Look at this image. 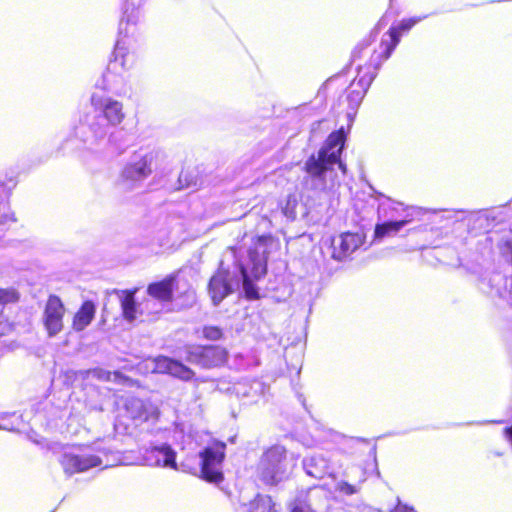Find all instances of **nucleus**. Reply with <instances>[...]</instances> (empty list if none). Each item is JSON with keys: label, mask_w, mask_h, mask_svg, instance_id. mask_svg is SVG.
<instances>
[{"label": "nucleus", "mask_w": 512, "mask_h": 512, "mask_svg": "<svg viewBox=\"0 0 512 512\" xmlns=\"http://www.w3.org/2000/svg\"><path fill=\"white\" fill-rule=\"evenodd\" d=\"M278 246V240L269 234H264L258 237L255 248L247 251V256L244 259H238L236 251L233 250L235 258L236 278L240 279L242 284L244 296L248 300L259 299V289L254 284L255 280L263 277L267 272V257L268 249Z\"/></svg>", "instance_id": "nucleus-1"}, {"label": "nucleus", "mask_w": 512, "mask_h": 512, "mask_svg": "<svg viewBox=\"0 0 512 512\" xmlns=\"http://www.w3.org/2000/svg\"><path fill=\"white\" fill-rule=\"evenodd\" d=\"M358 226L357 232H344L331 238L330 243L322 249L324 256L336 261L346 260L359 247L366 244L367 232H372V240L368 244L380 242L384 237L395 236L402 226Z\"/></svg>", "instance_id": "nucleus-2"}, {"label": "nucleus", "mask_w": 512, "mask_h": 512, "mask_svg": "<svg viewBox=\"0 0 512 512\" xmlns=\"http://www.w3.org/2000/svg\"><path fill=\"white\" fill-rule=\"evenodd\" d=\"M419 21V18H407L401 20L398 24L392 25L388 31V39H382L379 47L372 50L366 65L361 67L363 74L361 80L369 83L377 76L383 62L387 61L400 42L401 37L408 33Z\"/></svg>", "instance_id": "nucleus-3"}, {"label": "nucleus", "mask_w": 512, "mask_h": 512, "mask_svg": "<svg viewBox=\"0 0 512 512\" xmlns=\"http://www.w3.org/2000/svg\"><path fill=\"white\" fill-rule=\"evenodd\" d=\"M256 475L265 485L274 486L287 476V452L284 446L273 445L259 458Z\"/></svg>", "instance_id": "nucleus-4"}, {"label": "nucleus", "mask_w": 512, "mask_h": 512, "mask_svg": "<svg viewBox=\"0 0 512 512\" xmlns=\"http://www.w3.org/2000/svg\"><path fill=\"white\" fill-rule=\"evenodd\" d=\"M339 144L336 133L331 132L316 154H311L303 166V171L314 179H324L325 174L333 170L335 162L339 161V150L332 152Z\"/></svg>", "instance_id": "nucleus-5"}, {"label": "nucleus", "mask_w": 512, "mask_h": 512, "mask_svg": "<svg viewBox=\"0 0 512 512\" xmlns=\"http://www.w3.org/2000/svg\"><path fill=\"white\" fill-rule=\"evenodd\" d=\"M226 444L215 441L199 452L200 477L210 483H220L224 476L222 463L225 459Z\"/></svg>", "instance_id": "nucleus-6"}, {"label": "nucleus", "mask_w": 512, "mask_h": 512, "mask_svg": "<svg viewBox=\"0 0 512 512\" xmlns=\"http://www.w3.org/2000/svg\"><path fill=\"white\" fill-rule=\"evenodd\" d=\"M228 353L220 346L191 345L184 349V359L190 364L204 369L223 365L227 361Z\"/></svg>", "instance_id": "nucleus-7"}, {"label": "nucleus", "mask_w": 512, "mask_h": 512, "mask_svg": "<svg viewBox=\"0 0 512 512\" xmlns=\"http://www.w3.org/2000/svg\"><path fill=\"white\" fill-rule=\"evenodd\" d=\"M335 481V492L341 497L359 494L367 480V471L360 465H349L342 472L338 470Z\"/></svg>", "instance_id": "nucleus-8"}, {"label": "nucleus", "mask_w": 512, "mask_h": 512, "mask_svg": "<svg viewBox=\"0 0 512 512\" xmlns=\"http://www.w3.org/2000/svg\"><path fill=\"white\" fill-rule=\"evenodd\" d=\"M335 456L330 453L306 455L302 460V467L306 475L314 479L321 480L326 476L336 479L338 467Z\"/></svg>", "instance_id": "nucleus-9"}, {"label": "nucleus", "mask_w": 512, "mask_h": 512, "mask_svg": "<svg viewBox=\"0 0 512 512\" xmlns=\"http://www.w3.org/2000/svg\"><path fill=\"white\" fill-rule=\"evenodd\" d=\"M479 287L491 298H498L512 306V276L508 278L500 271H493L481 278Z\"/></svg>", "instance_id": "nucleus-10"}, {"label": "nucleus", "mask_w": 512, "mask_h": 512, "mask_svg": "<svg viewBox=\"0 0 512 512\" xmlns=\"http://www.w3.org/2000/svg\"><path fill=\"white\" fill-rule=\"evenodd\" d=\"M235 269L233 272L220 269L209 282V294L214 305H218L226 296L231 294L235 288L240 286V279L236 278Z\"/></svg>", "instance_id": "nucleus-11"}, {"label": "nucleus", "mask_w": 512, "mask_h": 512, "mask_svg": "<svg viewBox=\"0 0 512 512\" xmlns=\"http://www.w3.org/2000/svg\"><path fill=\"white\" fill-rule=\"evenodd\" d=\"M65 307L56 295H50L43 312V324L50 337L59 334L63 329Z\"/></svg>", "instance_id": "nucleus-12"}, {"label": "nucleus", "mask_w": 512, "mask_h": 512, "mask_svg": "<svg viewBox=\"0 0 512 512\" xmlns=\"http://www.w3.org/2000/svg\"><path fill=\"white\" fill-rule=\"evenodd\" d=\"M176 455V451L169 444L162 443L147 448L143 459L149 466L178 470Z\"/></svg>", "instance_id": "nucleus-13"}, {"label": "nucleus", "mask_w": 512, "mask_h": 512, "mask_svg": "<svg viewBox=\"0 0 512 512\" xmlns=\"http://www.w3.org/2000/svg\"><path fill=\"white\" fill-rule=\"evenodd\" d=\"M60 464L64 472L71 476L75 473L84 472L90 468L102 465V460L96 455H78L72 452H65L60 458Z\"/></svg>", "instance_id": "nucleus-14"}, {"label": "nucleus", "mask_w": 512, "mask_h": 512, "mask_svg": "<svg viewBox=\"0 0 512 512\" xmlns=\"http://www.w3.org/2000/svg\"><path fill=\"white\" fill-rule=\"evenodd\" d=\"M125 407L130 417L138 422L155 423L159 418L158 406L150 400L132 397L126 401Z\"/></svg>", "instance_id": "nucleus-15"}, {"label": "nucleus", "mask_w": 512, "mask_h": 512, "mask_svg": "<svg viewBox=\"0 0 512 512\" xmlns=\"http://www.w3.org/2000/svg\"><path fill=\"white\" fill-rule=\"evenodd\" d=\"M296 500L310 512H328L333 502L331 492L322 486L310 488L304 496Z\"/></svg>", "instance_id": "nucleus-16"}, {"label": "nucleus", "mask_w": 512, "mask_h": 512, "mask_svg": "<svg viewBox=\"0 0 512 512\" xmlns=\"http://www.w3.org/2000/svg\"><path fill=\"white\" fill-rule=\"evenodd\" d=\"M154 372L169 374L183 381H190L195 376V372L182 362L166 357L158 356L154 359Z\"/></svg>", "instance_id": "nucleus-17"}, {"label": "nucleus", "mask_w": 512, "mask_h": 512, "mask_svg": "<svg viewBox=\"0 0 512 512\" xmlns=\"http://www.w3.org/2000/svg\"><path fill=\"white\" fill-rule=\"evenodd\" d=\"M152 153L145 154L138 161L126 164L121 171L123 182L140 181L152 173V162L154 160Z\"/></svg>", "instance_id": "nucleus-18"}, {"label": "nucleus", "mask_w": 512, "mask_h": 512, "mask_svg": "<svg viewBox=\"0 0 512 512\" xmlns=\"http://www.w3.org/2000/svg\"><path fill=\"white\" fill-rule=\"evenodd\" d=\"M91 103L96 110L102 112L103 117L111 125H118L125 118L123 104L117 100L108 99L103 101L101 97L92 95Z\"/></svg>", "instance_id": "nucleus-19"}, {"label": "nucleus", "mask_w": 512, "mask_h": 512, "mask_svg": "<svg viewBox=\"0 0 512 512\" xmlns=\"http://www.w3.org/2000/svg\"><path fill=\"white\" fill-rule=\"evenodd\" d=\"M177 276L168 275L161 281L150 283L147 287V294L160 303H168L173 299V293L176 289Z\"/></svg>", "instance_id": "nucleus-20"}, {"label": "nucleus", "mask_w": 512, "mask_h": 512, "mask_svg": "<svg viewBox=\"0 0 512 512\" xmlns=\"http://www.w3.org/2000/svg\"><path fill=\"white\" fill-rule=\"evenodd\" d=\"M96 313L95 304L90 301H84L73 318V329L77 332L83 331L94 319Z\"/></svg>", "instance_id": "nucleus-21"}, {"label": "nucleus", "mask_w": 512, "mask_h": 512, "mask_svg": "<svg viewBox=\"0 0 512 512\" xmlns=\"http://www.w3.org/2000/svg\"><path fill=\"white\" fill-rule=\"evenodd\" d=\"M497 215L493 209H484L479 211L465 212L458 211L454 214V222H490L496 221Z\"/></svg>", "instance_id": "nucleus-22"}, {"label": "nucleus", "mask_w": 512, "mask_h": 512, "mask_svg": "<svg viewBox=\"0 0 512 512\" xmlns=\"http://www.w3.org/2000/svg\"><path fill=\"white\" fill-rule=\"evenodd\" d=\"M367 60L368 59L358 65L357 76L346 89V97L351 102H359L363 98L367 87L373 82V80H371L369 83H365L360 78L363 74L361 67L366 65Z\"/></svg>", "instance_id": "nucleus-23"}, {"label": "nucleus", "mask_w": 512, "mask_h": 512, "mask_svg": "<svg viewBox=\"0 0 512 512\" xmlns=\"http://www.w3.org/2000/svg\"><path fill=\"white\" fill-rule=\"evenodd\" d=\"M114 293L118 296L121 304L123 316L128 321H133L136 318L137 304L135 302L134 291H119L114 290Z\"/></svg>", "instance_id": "nucleus-24"}, {"label": "nucleus", "mask_w": 512, "mask_h": 512, "mask_svg": "<svg viewBox=\"0 0 512 512\" xmlns=\"http://www.w3.org/2000/svg\"><path fill=\"white\" fill-rule=\"evenodd\" d=\"M247 512H275L272 498L258 494L248 505Z\"/></svg>", "instance_id": "nucleus-25"}, {"label": "nucleus", "mask_w": 512, "mask_h": 512, "mask_svg": "<svg viewBox=\"0 0 512 512\" xmlns=\"http://www.w3.org/2000/svg\"><path fill=\"white\" fill-rule=\"evenodd\" d=\"M266 386L259 380H253L249 384V390L246 389L245 383H239L235 390L237 394H242L244 397L254 398L255 396L264 394Z\"/></svg>", "instance_id": "nucleus-26"}, {"label": "nucleus", "mask_w": 512, "mask_h": 512, "mask_svg": "<svg viewBox=\"0 0 512 512\" xmlns=\"http://www.w3.org/2000/svg\"><path fill=\"white\" fill-rule=\"evenodd\" d=\"M0 420L3 421V423H0V430L13 431L19 427L21 415L16 412H3L0 413Z\"/></svg>", "instance_id": "nucleus-27"}, {"label": "nucleus", "mask_w": 512, "mask_h": 512, "mask_svg": "<svg viewBox=\"0 0 512 512\" xmlns=\"http://www.w3.org/2000/svg\"><path fill=\"white\" fill-rule=\"evenodd\" d=\"M334 133H336V136H337L338 142H339V144H337V146H335V148H332V152H334V153L339 150V161L335 162V165H338V167L342 171V173L345 174L347 171L346 164L343 163L341 157H342V153H343L345 143H346V133H345L343 127L334 131Z\"/></svg>", "instance_id": "nucleus-28"}, {"label": "nucleus", "mask_w": 512, "mask_h": 512, "mask_svg": "<svg viewBox=\"0 0 512 512\" xmlns=\"http://www.w3.org/2000/svg\"><path fill=\"white\" fill-rule=\"evenodd\" d=\"M500 252L506 262L512 264V230L509 229L507 234L502 238L499 244Z\"/></svg>", "instance_id": "nucleus-29"}, {"label": "nucleus", "mask_w": 512, "mask_h": 512, "mask_svg": "<svg viewBox=\"0 0 512 512\" xmlns=\"http://www.w3.org/2000/svg\"><path fill=\"white\" fill-rule=\"evenodd\" d=\"M19 294L15 289L12 288H0V305L13 303L18 301Z\"/></svg>", "instance_id": "nucleus-30"}, {"label": "nucleus", "mask_w": 512, "mask_h": 512, "mask_svg": "<svg viewBox=\"0 0 512 512\" xmlns=\"http://www.w3.org/2000/svg\"><path fill=\"white\" fill-rule=\"evenodd\" d=\"M223 335L222 330L217 326H205L203 328V336L204 338L216 341L219 340Z\"/></svg>", "instance_id": "nucleus-31"}, {"label": "nucleus", "mask_w": 512, "mask_h": 512, "mask_svg": "<svg viewBox=\"0 0 512 512\" xmlns=\"http://www.w3.org/2000/svg\"><path fill=\"white\" fill-rule=\"evenodd\" d=\"M81 374H85L86 376L92 375L93 377L100 380H110L111 373L102 369H92L87 371H81Z\"/></svg>", "instance_id": "nucleus-32"}, {"label": "nucleus", "mask_w": 512, "mask_h": 512, "mask_svg": "<svg viewBox=\"0 0 512 512\" xmlns=\"http://www.w3.org/2000/svg\"><path fill=\"white\" fill-rule=\"evenodd\" d=\"M366 46H367L366 43L357 44L352 51V59L353 60H362V58H363L362 53L365 50Z\"/></svg>", "instance_id": "nucleus-33"}, {"label": "nucleus", "mask_w": 512, "mask_h": 512, "mask_svg": "<svg viewBox=\"0 0 512 512\" xmlns=\"http://www.w3.org/2000/svg\"><path fill=\"white\" fill-rule=\"evenodd\" d=\"M11 329V324L3 315H0V336L6 335L11 331Z\"/></svg>", "instance_id": "nucleus-34"}, {"label": "nucleus", "mask_w": 512, "mask_h": 512, "mask_svg": "<svg viewBox=\"0 0 512 512\" xmlns=\"http://www.w3.org/2000/svg\"><path fill=\"white\" fill-rule=\"evenodd\" d=\"M290 512H310L308 508H305L302 503H299L297 500H295L291 504Z\"/></svg>", "instance_id": "nucleus-35"}, {"label": "nucleus", "mask_w": 512, "mask_h": 512, "mask_svg": "<svg viewBox=\"0 0 512 512\" xmlns=\"http://www.w3.org/2000/svg\"><path fill=\"white\" fill-rule=\"evenodd\" d=\"M409 221L410 220L402 219V220H397V221L385 222L384 224H397V225H400V224H407Z\"/></svg>", "instance_id": "nucleus-36"}, {"label": "nucleus", "mask_w": 512, "mask_h": 512, "mask_svg": "<svg viewBox=\"0 0 512 512\" xmlns=\"http://www.w3.org/2000/svg\"><path fill=\"white\" fill-rule=\"evenodd\" d=\"M118 64V54H116L115 59L110 63V67L114 69V67Z\"/></svg>", "instance_id": "nucleus-37"}, {"label": "nucleus", "mask_w": 512, "mask_h": 512, "mask_svg": "<svg viewBox=\"0 0 512 512\" xmlns=\"http://www.w3.org/2000/svg\"><path fill=\"white\" fill-rule=\"evenodd\" d=\"M0 192L6 193V187L3 183H0Z\"/></svg>", "instance_id": "nucleus-38"}, {"label": "nucleus", "mask_w": 512, "mask_h": 512, "mask_svg": "<svg viewBox=\"0 0 512 512\" xmlns=\"http://www.w3.org/2000/svg\"><path fill=\"white\" fill-rule=\"evenodd\" d=\"M351 440L355 441V442H364V443H366V440L360 439V438H352Z\"/></svg>", "instance_id": "nucleus-39"}, {"label": "nucleus", "mask_w": 512, "mask_h": 512, "mask_svg": "<svg viewBox=\"0 0 512 512\" xmlns=\"http://www.w3.org/2000/svg\"><path fill=\"white\" fill-rule=\"evenodd\" d=\"M187 297L188 298H194V292L193 291H188L187 292Z\"/></svg>", "instance_id": "nucleus-40"}, {"label": "nucleus", "mask_w": 512, "mask_h": 512, "mask_svg": "<svg viewBox=\"0 0 512 512\" xmlns=\"http://www.w3.org/2000/svg\"><path fill=\"white\" fill-rule=\"evenodd\" d=\"M119 50H120L119 43L117 42L116 47H115V52L118 53Z\"/></svg>", "instance_id": "nucleus-41"}, {"label": "nucleus", "mask_w": 512, "mask_h": 512, "mask_svg": "<svg viewBox=\"0 0 512 512\" xmlns=\"http://www.w3.org/2000/svg\"><path fill=\"white\" fill-rule=\"evenodd\" d=\"M373 455L375 456V453H376V447L374 446L372 449H371Z\"/></svg>", "instance_id": "nucleus-42"}, {"label": "nucleus", "mask_w": 512, "mask_h": 512, "mask_svg": "<svg viewBox=\"0 0 512 512\" xmlns=\"http://www.w3.org/2000/svg\"><path fill=\"white\" fill-rule=\"evenodd\" d=\"M119 376H120V373H118V372H115V373H114V377H115V378H116V377H119Z\"/></svg>", "instance_id": "nucleus-43"}]
</instances>
